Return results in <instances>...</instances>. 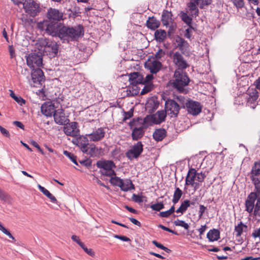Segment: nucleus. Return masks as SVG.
Wrapping results in <instances>:
<instances>
[{
	"label": "nucleus",
	"instance_id": "nucleus-51",
	"mask_svg": "<svg viewBox=\"0 0 260 260\" xmlns=\"http://www.w3.org/2000/svg\"><path fill=\"white\" fill-rule=\"evenodd\" d=\"M234 6L237 9L242 8L244 6V3L243 0H231Z\"/></svg>",
	"mask_w": 260,
	"mask_h": 260
},
{
	"label": "nucleus",
	"instance_id": "nucleus-46",
	"mask_svg": "<svg viewBox=\"0 0 260 260\" xmlns=\"http://www.w3.org/2000/svg\"><path fill=\"white\" fill-rule=\"evenodd\" d=\"M174 224L176 226H179L184 228L185 230H188L189 229V225L185 223L184 221L177 219L174 222Z\"/></svg>",
	"mask_w": 260,
	"mask_h": 260
},
{
	"label": "nucleus",
	"instance_id": "nucleus-5",
	"mask_svg": "<svg viewBox=\"0 0 260 260\" xmlns=\"http://www.w3.org/2000/svg\"><path fill=\"white\" fill-rule=\"evenodd\" d=\"M39 27L42 30H45L49 35L59 37V30L62 25L61 23L57 22L46 20L40 23Z\"/></svg>",
	"mask_w": 260,
	"mask_h": 260
},
{
	"label": "nucleus",
	"instance_id": "nucleus-24",
	"mask_svg": "<svg viewBox=\"0 0 260 260\" xmlns=\"http://www.w3.org/2000/svg\"><path fill=\"white\" fill-rule=\"evenodd\" d=\"M96 166L98 168L104 170H113V168L116 167L113 161L111 160L99 161L96 163Z\"/></svg>",
	"mask_w": 260,
	"mask_h": 260
},
{
	"label": "nucleus",
	"instance_id": "nucleus-23",
	"mask_svg": "<svg viewBox=\"0 0 260 260\" xmlns=\"http://www.w3.org/2000/svg\"><path fill=\"white\" fill-rule=\"evenodd\" d=\"M173 14L171 11L164 10L161 15V21L164 25L168 26L172 21Z\"/></svg>",
	"mask_w": 260,
	"mask_h": 260
},
{
	"label": "nucleus",
	"instance_id": "nucleus-53",
	"mask_svg": "<svg viewBox=\"0 0 260 260\" xmlns=\"http://www.w3.org/2000/svg\"><path fill=\"white\" fill-rule=\"evenodd\" d=\"M152 88L151 85L146 84L144 86V88L142 89L140 93L141 95L145 94L146 93L150 92Z\"/></svg>",
	"mask_w": 260,
	"mask_h": 260
},
{
	"label": "nucleus",
	"instance_id": "nucleus-2",
	"mask_svg": "<svg viewBox=\"0 0 260 260\" xmlns=\"http://www.w3.org/2000/svg\"><path fill=\"white\" fill-rule=\"evenodd\" d=\"M83 34V28L81 25H79L74 27L62 26L59 30V38L68 41H72L77 40Z\"/></svg>",
	"mask_w": 260,
	"mask_h": 260
},
{
	"label": "nucleus",
	"instance_id": "nucleus-50",
	"mask_svg": "<svg viewBox=\"0 0 260 260\" xmlns=\"http://www.w3.org/2000/svg\"><path fill=\"white\" fill-rule=\"evenodd\" d=\"M102 173L103 175L111 177V178L116 175V173L113 170H103Z\"/></svg>",
	"mask_w": 260,
	"mask_h": 260
},
{
	"label": "nucleus",
	"instance_id": "nucleus-54",
	"mask_svg": "<svg viewBox=\"0 0 260 260\" xmlns=\"http://www.w3.org/2000/svg\"><path fill=\"white\" fill-rule=\"evenodd\" d=\"M153 79V76L152 74H148L146 76L145 78H143V81L142 82V84H149V83L152 81Z\"/></svg>",
	"mask_w": 260,
	"mask_h": 260
},
{
	"label": "nucleus",
	"instance_id": "nucleus-7",
	"mask_svg": "<svg viewBox=\"0 0 260 260\" xmlns=\"http://www.w3.org/2000/svg\"><path fill=\"white\" fill-rule=\"evenodd\" d=\"M43 46L39 50L44 54L49 55L50 57H55L58 52V46L55 42H43Z\"/></svg>",
	"mask_w": 260,
	"mask_h": 260
},
{
	"label": "nucleus",
	"instance_id": "nucleus-49",
	"mask_svg": "<svg viewBox=\"0 0 260 260\" xmlns=\"http://www.w3.org/2000/svg\"><path fill=\"white\" fill-rule=\"evenodd\" d=\"M182 20L188 26H190L192 22V19L191 17L188 16L186 13H184L182 15Z\"/></svg>",
	"mask_w": 260,
	"mask_h": 260
},
{
	"label": "nucleus",
	"instance_id": "nucleus-14",
	"mask_svg": "<svg viewBox=\"0 0 260 260\" xmlns=\"http://www.w3.org/2000/svg\"><path fill=\"white\" fill-rule=\"evenodd\" d=\"M63 132L67 135L72 137H76L79 135V129L78 128V123L72 122L64 125Z\"/></svg>",
	"mask_w": 260,
	"mask_h": 260
},
{
	"label": "nucleus",
	"instance_id": "nucleus-33",
	"mask_svg": "<svg viewBox=\"0 0 260 260\" xmlns=\"http://www.w3.org/2000/svg\"><path fill=\"white\" fill-rule=\"evenodd\" d=\"M154 36L155 38V39L159 42H163L167 37V34L166 31L162 29H157L155 32Z\"/></svg>",
	"mask_w": 260,
	"mask_h": 260
},
{
	"label": "nucleus",
	"instance_id": "nucleus-26",
	"mask_svg": "<svg viewBox=\"0 0 260 260\" xmlns=\"http://www.w3.org/2000/svg\"><path fill=\"white\" fill-rule=\"evenodd\" d=\"M101 149H99L94 145L91 144L87 147L86 151H84L83 153H86L91 157H95L98 156L100 154V151Z\"/></svg>",
	"mask_w": 260,
	"mask_h": 260
},
{
	"label": "nucleus",
	"instance_id": "nucleus-18",
	"mask_svg": "<svg viewBox=\"0 0 260 260\" xmlns=\"http://www.w3.org/2000/svg\"><path fill=\"white\" fill-rule=\"evenodd\" d=\"M31 80L34 83L42 84L45 81V76L42 70L40 68L33 69L31 72Z\"/></svg>",
	"mask_w": 260,
	"mask_h": 260
},
{
	"label": "nucleus",
	"instance_id": "nucleus-27",
	"mask_svg": "<svg viewBox=\"0 0 260 260\" xmlns=\"http://www.w3.org/2000/svg\"><path fill=\"white\" fill-rule=\"evenodd\" d=\"M207 237L210 241H217L220 238V232L217 229L210 230L207 234Z\"/></svg>",
	"mask_w": 260,
	"mask_h": 260
},
{
	"label": "nucleus",
	"instance_id": "nucleus-28",
	"mask_svg": "<svg viewBox=\"0 0 260 260\" xmlns=\"http://www.w3.org/2000/svg\"><path fill=\"white\" fill-rule=\"evenodd\" d=\"M167 132L164 128L156 129L153 134V139L157 141L162 140L166 136Z\"/></svg>",
	"mask_w": 260,
	"mask_h": 260
},
{
	"label": "nucleus",
	"instance_id": "nucleus-35",
	"mask_svg": "<svg viewBox=\"0 0 260 260\" xmlns=\"http://www.w3.org/2000/svg\"><path fill=\"white\" fill-rule=\"evenodd\" d=\"M190 206V201L188 200H184L181 204L180 206L176 211L177 213L183 214L187 208Z\"/></svg>",
	"mask_w": 260,
	"mask_h": 260
},
{
	"label": "nucleus",
	"instance_id": "nucleus-48",
	"mask_svg": "<svg viewBox=\"0 0 260 260\" xmlns=\"http://www.w3.org/2000/svg\"><path fill=\"white\" fill-rule=\"evenodd\" d=\"M176 41L180 50H182L183 47L184 46L185 44L187 43L183 39L179 37L176 38Z\"/></svg>",
	"mask_w": 260,
	"mask_h": 260
},
{
	"label": "nucleus",
	"instance_id": "nucleus-40",
	"mask_svg": "<svg viewBox=\"0 0 260 260\" xmlns=\"http://www.w3.org/2000/svg\"><path fill=\"white\" fill-rule=\"evenodd\" d=\"M122 181V179H120L118 177H116L115 175L111 178L110 182L113 185L119 186L120 187Z\"/></svg>",
	"mask_w": 260,
	"mask_h": 260
},
{
	"label": "nucleus",
	"instance_id": "nucleus-56",
	"mask_svg": "<svg viewBox=\"0 0 260 260\" xmlns=\"http://www.w3.org/2000/svg\"><path fill=\"white\" fill-rule=\"evenodd\" d=\"M133 116V110L131 109L129 111L126 112H124V117L123 119V121H125L127 119H129Z\"/></svg>",
	"mask_w": 260,
	"mask_h": 260
},
{
	"label": "nucleus",
	"instance_id": "nucleus-47",
	"mask_svg": "<svg viewBox=\"0 0 260 260\" xmlns=\"http://www.w3.org/2000/svg\"><path fill=\"white\" fill-rule=\"evenodd\" d=\"M152 243L157 248H159L162 250H164L166 252L169 253L171 252V250L167 247L164 246L162 244L158 243L155 240L152 241Z\"/></svg>",
	"mask_w": 260,
	"mask_h": 260
},
{
	"label": "nucleus",
	"instance_id": "nucleus-58",
	"mask_svg": "<svg viewBox=\"0 0 260 260\" xmlns=\"http://www.w3.org/2000/svg\"><path fill=\"white\" fill-rule=\"evenodd\" d=\"M113 237L116 239H118L119 240H121L125 242H129L131 241V239L124 236H121V235H114Z\"/></svg>",
	"mask_w": 260,
	"mask_h": 260
},
{
	"label": "nucleus",
	"instance_id": "nucleus-17",
	"mask_svg": "<svg viewBox=\"0 0 260 260\" xmlns=\"http://www.w3.org/2000/svg\"><path fill=\"white\" fill-rule=\"evenodd\" d=\"M47 18L48 21L58 22L62 19L63 13L57 9L50 8L47 12Z\"/></svg>",
	"mask_w": 260,
	"mask_h": 260
},
{
	"label": "nucleus",
	"instance_id": "nucleus-13",
	"mask_svg": "<svg viewBox=\"0 0 260 260\" xmlns=\"http://www.w3.org/2000/svg\"><path fill=\"white\" fill-rule=\"evenodd\" d=\"M172 59L174 64L178 67V70H182L189 67L182 55L179 52H176L173 53Z\"/></svg>",
	"mask_w": 260,
	"mask_h": 260
},
{
	"label": "nucleus",
	"instance_id": "nucleus-12",
	"mask_svg": "<svg viewBox=\"0 0 260 260\" xmlns=\"http://www.w3.org/2000/svg\"><path fill=\"white\" fill-rule=\"evenodd\" d=\"M55 122L59 125H66L69 122V119L66 116L64 111L61 108L57 109L53 114Z\"/></svg>",
	"mask_w": 260,
	"mask_h": 260
},
{
	"label": "nucleus",
	"instance_id": "nucleus-38",
	"mask_svg": "<svg viewBox=\"0 0 260 260\" xmlns=\"http://www.w3.org/2000/svg\"><path fill=\"white\" fill-rule=\"evenodd\" d=\"M166 55V52L162 49L159 48L157 51L154 55V57L152 58L156 60H161L165 57Z\"/></svg>",
	"mask_w": 260,
	"mask_h": 260
},
{
	"label": "nucleus",
	"instance_id": "nucleus-42",
	"mask_svg": "<svg viewBox=\"0 0 260 260\" xmlns=\"http://www.w3.org/2000/svg\"><path fill=\"white\" fill-rule=\"evenodd\" d=\"M63 153L64 155L68 157L74 164H75L76 165H78V163L76 160L77 157L75 155H74V154L67 150L63 151Z\"/></svg>",
	"mask_w": 260,
	"mask_h": 260
},
{
	"label": "nucleus",
	"instance_id": "nucleus-62",
	"mask_svg": "<svg viewBox=\"0 0 260 260\" xmlns=\"http://www.w3.org/2000/svg\"><path fill=\"white\" fill-rule=\"evenodd\" d=\"M14 100L20 105L25 103V101L20 96H16Z\"/></svg>",
	"mask_w": 260,
	"mask_h": 260
},
{
	"label": "nucleus",
	"instance_id": "nucleus-60",
	"mask_svg": "<svg viewBox=\"0 0 260 260\" xmlns=\"http://www.w3.org/2000/svg\"><path fill=\"white\" fill-rule=\"evenodd\" d=\"M159 228H161L162 230H164V231H167V232H169L170 233H171L172 234H174L175 235H178L177 233L174 231H173L171 229L163 225H161V224H159L158 225Z\"/></svg>",
	"mask_w": 260,
	"mask_h": 260
},
{
	"label": "nucleus",
	"instance_id": "nucleus-61",
	"mask_svg": "<svg viewBox=\"0 0 260 260\" xmlns=\"http://www.w3.org/2000/svg\"><path fill=\"white\" fill-rule=\"evenodd\" d=\"M206 207L203 205H200L199 206V216L200 218H201L204 213L205 210H206Z\"/></svg>",
	"mask_w": 260,
	"mask_h": 260
},
{
	"label": "nucleus",
	"instance_id": "nucleus-59",
	"mask_svg": "<svg viewBox=\"0 0 260 260\" xmlns=\"http://www.w3.org/2000/svg\"><path fill=\"white\" fill-rule=\"evenodd\" d=\"M72 239L75 242H76L80 247L83 246V243L81 242L79 237L76 235H73L71 237Z\"/></svg>",
	"mask_w": 260,
	"mask_h": 260
},
{
	"label": "nucleus",
	"instance_id": "nucleus-10",
	"mask_svg": "<svg viewBox=\"0 0 260 260\" xmlns=\"http://www.w3.org/2000/svg\"><path fill=\"white\" fill-rule=\"evenodd\" d=\"M143 151V145L140 141L132 146L130 149L128 150L125 153L127 158L132 160L134 159L139 157Z\"/></svg>",
	"mask_w": 260,
	"mask_h": 260
},
{
	"label": "nucleus",
	"instance_id": "nucleus-57",
	"mask_svg": "<svg viewBox=\"0 0 260 260\" xmlns=\"http://www.w3.org/2000/svg\"><path fill=\"white\" fill-rule=\"evenodd\" d=\"M81 247L84 250V251L88 254L89 255L91 256H93L94 255V251L90 248L88 249L87 247L85 246L84 244H83V246H81Z\"/></svg>",
	"mask_w": 260,
	"mask_h": 260
},
{
	"label": "nucleus",
	"instance_id": "nucleus-34",
	"mask_svg": "<svg viewBox=\"0 0 260 260\" xmlns=\"http://www.w3.org/2000/svg\"><path fill=\"white\" fill-rule=\"evenodd\" d=\"M256 203H254V208L252 212L253 215L255 216L260 217V194L257 195V197L255 200Z\"/></svg>",
	"mask_w": 260,
	"mask_h": 260
},
{
	"label": "nucleus",
	"instance_id": "nucleus-31",
	"mask_svg": "<svg viewBox=\"0 0 260 260\" xmlns=\"http://www.w3.org/2000/svg\"><path fill=\"white\" fill-rule=\"evenodd\" d=\"M38 187L39 190L47 198H48L50 201L53 203H57V200L54 196H53L47 189L42 186L41 185L38 184Z\"/></svg>",
	"mask_w": 260,
	"mask_h": 260
},
{
	"label": "nucleus",
	"instance_id": "nucleus-55",
	"mask_svg": "<svg viewBox=\"0 0 260 260\" xmlns=\"http://www.w3.org/2000/svg\"><path fill=\"white\" fill-rule=\"evenodd\" d=\"M205 177H206V175L204 173H203L202 172H200V173L197 172L196 180H197L200 182H202L204 180Z\"/></svg>",
	"mask_w": 260,
	"mask_h": 260
},
{
	"label": "nucleus",
	"instance_id": "nucleus-45",
	"mask_svg": "<svg viewBox=\"0 0 260 260\" xmlns=\"http://www.w3.org/2000/svg\"><path fill=\"white\" fill-rule=\"evenodd\" d=\"M258 92L256 90H254L252 92L249 94V98L248 100V103L254 102L258 98Z\"/></svg>",
	"mask_w": 260,
	"mask_h": 260
},
{
	"label": "nucleus",
	"instance_id": "nucleus-11",
	"mask_svg": "<svg viewBox=\"0 0 260 260\" xmlns=\"http://www.w3.org/2000/svg\"><path fill=\"white\" fill-rule=\"evenodd\" d=\"M185 107L188 113L193 116L199 115L202 109V106L199 102L191 100L185 103Z\"/></svg>",
	"mask_w": 260,
	"mask_h": 260
},
{
	"label": "nucleus",
	"instance_id": "nucleus-8",
	"mask_svg": "<svg viewBox=\"0 0 260 260\" xmlns=\"http://www.w3.org/2000/svg\"><path fill=\"white\" fill-rule=\"evenodd\" d=\"M181 107L173 100H168L165 103V111L171 117H177Z\"/></svg>",
	"mask_w": 260,
	"mask_h": 260
},
{
	"label": "nucleus",
	"instance_id": "nucleus-1",
	"mask_svg": "<svg viewBox=\"0 0 260 260\" xmlns=\"http://www.w3.org/2000/svg\"><path fill=\"white\" fill-rule=\"evenodd\" d=\"M250 178L254 185V192H250L245 202V211L249 213H252L254 203L257 195L260 194V161L254 162L250 172Z\"/></svg>",
	"mask_w": 260,
	"mask_h": 260
},
{
	"label": "nucleus",
	"instance_id": "nucleus-20",
	"mask_svg": "<svg viewBox=\"0 0 260 260\" xmlns=\"http://www.w3.org/2000/svg\"><path fill=\"white\" fill-rule=\"evenodd\" d=\"M167 114L165 110L158 111L151 116V121L154 124H159L165 120Z\"/></svg>",
	"mask_w": 260,
	"mask_h": 260
},
{
	"label": "nucleus",
	"instance_id": "nucleus-52",
	"mask_svg": "<svg viewBox=\"0 0 260 260\" xmlns=\"http://www.w3.org/2000/svg\"><path fill=\"white\" fill-rule=\"evenodd\" d=\"M197 4L194 2H193L191 0V2L189 5V10L192 12H195V14H197L198 13V9L197 7Z\"/></svg>",
	"mask_w": 260,
	"mask_h": 260
},
{
	"label": "nucleus",
	"instance_id": "nucleus-64",
	"mask_svg": "<svg viewBox=\"0 0 260 260\" xmlns=\"http://www.w3.org/2000/svg\"><path fill=\"white\" fill-rule=\"evenodd\" d=\"M192 29V27L190 26L189 28H187L185 30V37L186 38L190 39L191 36V30Z\"/></svg>",
	"mask_w": 260,
	"mask_h": 260
},
{
	"label": "nucleus",
	"instance_id": "nucleus-44",
	"mask_svg": "<svg viewBox=\"0 0 260 260\" xmlns=\"http://www.w3.org/2000/svg\"><path fill=\"white\" fill-rule=\"evenodd\" d=\"M150 208L154 211H159L164 208V205L162 202L157 203L150 206Z\"/></svg>",
	"mask_w": 260,
	"mask_h": 260
},
{
	"label": "nucleus",
	"instance_id": "nucleus-21",
	"mask_svg": "<svg viewBox=\"0 0 260 260\" xmlns=\"http://www.w3.org/2000/svg\"><path fill=\"white\" fill-rule=\"evenodd\" d=\"M105 132L102 127L99 128L88 135L91 141L96 142L103 139L105 137Z\"/></svg>",
	"mask_w": 260,
	"mask_h": 260
},
{
	"label": "nucleus",
	"instance_id": "nucleus-4",
	"mask_svg": "<svg viewBox=\"0 0 260 260\" xmlns=\"http://www.w3.org/2000/svg\"><path fill=\"white\" fill-rule=\"evenodd\" d=\"M127 76L128 77V81L132 87L127 89V95L128 96L136 95L140 91V88L137 87V85L142 84L143 77L139 72H133L128 74Z\"/></svg>",
	"mask_w": 260,
	"mask_h": 260
},
{
	"label": "nucleus",
	"instance_id": "nucleus-3",
	"mask_svg": "<svg viewBox=\"0 0 260 260\" xmlns=\"http://www.w3.org/2000/svg\"><path fill=\"white\" fill-rule=\"evenodd\" d=\"M174 77L175 79L172 81L171 85L178 91L183 92L184 91V87L187 86L190 81L187 74L182 70H177L174 73Z\"/></svg>",
	"mask_w": 260,
	"mask_h": 260
},
{
	"label": "nucleus",
	"instance_id": "nucleus-16",
	"mask_svg": "<svg viewBox=\"0 0 260 260\" xmlns=\"http://www.w3.org/2000/svg\"><path fill=\"white\" fill-rule=\"evenodd\" d=\"M57 108L54 104L51 102H46L44 103L41 106V112L42 114L47 117H51L53 116Z\"/></svg>",
	"mask_w": 260,
	"mask_h": 260
},
{
	"label": "nucleus",
	"instance_id": "nucleus-6",
	"mask_svg": "<svg viewBox=\"0 0 260 260\" xmlns=\"http://www.w3.org/2000/svg\"><path fill=\"white\" fill-rule=\"evenodd\" d=\"M27 65L32 70L35 68H40L43 65L42 52L40 51L39 53H32L26 57Z\"/></svg>",
	"mask_w": 260,
	"mask_h": 260
},
{
	"label": "nucleus",
	"instance_id": "nucleus-37",
	"mask_svg": "<svg viewBox=\"0 0 260 260\" xmlns=\"http://www.w3.org/2000/svg\"><path fill=\"white\" fill-rule=\"evenodd\" d=\"M247 226L244 224L242 222H240L237 225L235 228V231L236 232V236L240 237L244 230V229H246Z\"/></svg>",
	"mask_w": 260,
	"mask_h": 260
},
{
	"label": "nucleus",
	"instance_id": "nucleus-29",
	"mask_svg": "<svg viewBox=\"0 0 260 260\" xmlns=\"http://www.w3.org/2000/svg\"><path fill=\"white\" fill-rule=\"evenodd\" d=\"M147 26L152 29L155 30L160 25V22L154 17H150L146 22Z\"/></svg>",
	"mask_w": 260,
	"mask_h": 260
},
{
	"label": "nucleus",
	"instance_id": "nucleus-30",
	"mask_svg": "<svg viewBox=\"0 0 260 260\" xmlns=\"http://www.w3.org/2000/svg\"><path fill=\"white\" fill-rule=\"evenodd\" d=\"M120 188L123 191H126L135 188L134 185L130 179H126L122 181Z\"/></svg>",
	"mask_w": 260,
	"mask_h": 260
},
{
	"label": "nucleus",
	"instance_id": "nucleus-32",
	"mask_svg": "<svg viewBox=\"0 0 260 260\" xmlns=\"http://www.w3.org/2000/svg\"><path fill=\"white\" fill-rule=\"evenodd\" d=\"M145 129L133 128L132 129V137L133 140H138L141 139L144 134Z\"/></svg>",
	"mask_w": 260,
	"mask_h": 260
},
{
	"label": "nucleus",
	"instance_id": "nucleus-25",
	"mask_svg": "<svg viewBox=\"0 0 260 260\" xmlns=\"http://www.w3.org/2000/svg\"><path fill=\"white\" fill-rule=\"evenodd\" d=\"M77 145L80 148L83 152L86 151V149L89 145L88 139L84 136H80L77 139Z\"/></svg>",
	"mask_w": 260,
	"mask_h": 260
},
{
	"label": "nucleus",
	"instance_id": "nucleus-43",
	"mask_svg": "<svg viewBox=\"0 0 260 260\" xmlns=\"http://www.w3.org/2000/svg\"><path fill=\"white\" fill-rule=\"evenodd\" d=\"M0 200L4 202L9 201L10 196L0 188Z\"/></svg>",
	"mask_w": 260,
	"mask_h": 260
},
{
	"label": "nucleus",
	"instance_id": "nucleus-63",
	"mask_svg": "<svg viewBox=\"0 0 260 260\" xmlns=\"http://www.w3.org/2000/svg\"><path fill=\"white\" fill-rule=\"evenodd\" d=\"M0 131L1 133L6 137H10V134L8 131L0 125Z\"/></svg>",
	"mask_w": 260,
	"mask_h": 260
},
{
	"label": "nucleus",
	"instance_id": "nucleus-9",
	"mask_svg": "<svg viewBox=\"0 0 260 260\" xmlns=\"http://www.w3.org/2000/svg\"><path fill=\"white\" fill-rule=\"evenodd\" d=\"M23 6L25 12L32 17L37 15L40 11L39 5L33 0H25Z\"/></svg>",
	"mask_w": 260,
	"mask_h": 260
},
{
	"label": "nucleus",
	"instance_id": "nucleus-22",
	"mask_svg": "<svg viewBox=\"0 0 260 260\" xmlns=\"http://www.w3.org/2000/svg\"><path fill=\"white\" fill-rule=\"evenodd\" d=\"M196 170L193 168L189 169L185 178V185L194 186L196 184L194 181L196 180Z\"/></svg>",
	"mask_w": 260,
	"mask_h": 260
},
{
	"label": "nucleus",
	"instance_id": "nucleus-36",
	"mask_svg": "<svg viewBox=\"0 0 260 260\" xmlns=\"http://www.w3.org/2000/svg\"><path fill=\"white\" fill-rule=\"evenodd\" d=\"M182 191L179 187H176L175 188L172 200V202L174 204H176L178 202L179 200L182 197Z\"/></svg>",
	"mask_w": 260,
	"mask_h": 260
},
{
	"label": "nucleus",
	"instance_id": "nucleus-41",
	"mask_svg": "<svg viewBox=\"0 0 260 260\" xmlns=\"http://www.w3.org/2000/svg\"><path fill=\"white\" fill-rule=\"evenodd\" d=\"M175 211V207L174 206L171 207V208L167 211L160 212L159 213V216L162 217H168L170 215H171L172 213H173Z\"/></svg>",
	"mask_w": 260,
	"mask_h": 260
},
{
	"label": "nucleus",
	"instance_id": "nucleus-19",
	"mask_svg": "<svg viewBox=\"0 0 260 260\" xmlns=\"http://www.w3.org/2000/svg\"><path fill=\"white\" fill-rule=\"evenodd\" d=\"M131 129H145L147 127L145 119L138 117L134 118L129 123Z\"/></svg>",
	"mask_w": 260,
	"mask_h": 260
},
{
	"label": "nucleus",
	"instance_id": "nucleus-39",
	"mask_svg": "<svg viewBox=\"0 0 260 260\" xmlns=\"http://www.w3.org/2000/svg\"><path fill=\"white\" fill-rule=\"evenodd\" d=\"M200 8L202 9L205 6H208L212 3V0H192Z\"/></svg>",
	"mask_w": 260,
	"mask_h": 260
},
{
	"label": "nucleus",
	"instance_id": "nucleus-15",
	"mask_svg": "<svg viewBox=\"0 0 260 260\" xmlns=\"http://www.w3.org/2000/svg\"><path fill=\"white\" fill-rule=\"evenodd\" d=\"M145 67L152 74H156L159 72L162 67L161 63L153 58H149L145 63Z\"/></svg>",
	"mask_w": 260,
	"mask_h": 260
}]
</instances>
